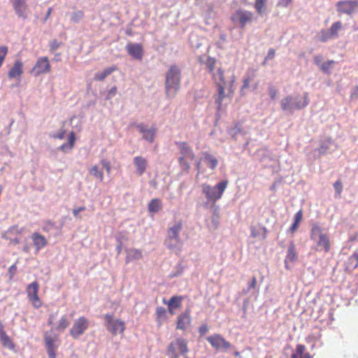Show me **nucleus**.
<instances>
[{
  "mask_svg": "<svg viewBox=\"0 0 358 358\" xmlns=\"http://www.w3.org/2000/svg\"><path fill=\"white\" fill-rule=\"evenodd\" d=\"M310 240L313 242V250L316 252L329 253L331 249L329 235L324 229L317 224H313L310 232Z\"/></svg>",
  "mask_w": 358,
  "mask_h": 358,
  "instance_id": "f257e3e1",
  "label": "nucleus"
},
{
  "mask_svg": "<svg viewBox=\"0 0 358 358\" xmlns=\"http://www.w3.org/2000/svg\"><path fill=\"white\" fill-rule=\"evenodd\" d=\"M181 71L176 65H171L166 73L165 94L168 98L174 97L180 88Z\"/></svg>",
  "mask_w": 358,
  "mask_h": 358,
  "instance_id": "f03ea898",
  "label": "nucleus"
},
{
  "mask_svg": "<svg viewBox=\"0 0 358 358\" xmlns=\"http://www.w3.org/2000/svg\"><path fill=\"white\" fill-rule=\"evenodd\" d=\"M307 94L303 96H287L280 101L281 108L284 111L292 113L294 110H301L308 104Z\"/></svg>",
  "mask_w": 358,
  "mask_h": 358,
  "instance_id": "7ed1b4c3",
  "label": "nucleus"
},
{
  "mask_svg": "<svg viewBox=\"0 0 358 358\" xmlns=\"http://www.w3.org/2000/svg\"><path fill=\"white\" fill-rule=\"evenodd\" d=\"M189 351L187 341L179 337L168 345L166 354L169 358H179L180 355L186 357Z\"/></svg>",
  "mask_w": 358,
  "mask_h": 358,
  "instance_id": "20e7f679",
  "label": "nucleus"
},
{
  "mask_svg": "<svg viewBox=\"0 0 358 358\" xmlns=\"http://www.w3.org/2000/svg\"><path fill=\"white\" fill-rule=\"evenodd\" d=\"M228 183V180H222L214 187H211L208 184H203L201 185L202 192L208 201L215 203L222 198Z\"/></svg>",
  "mask_w": 358,
  "mask_h": 358,
  "instance_id": "39448f33",
  "label": "nucleus"
},
{
  "mask_svg": "<svg viewBox=\"0 0 358 358\" xmlns=\"http://www.w3.org/2000/svg\"><path fill=\"white\" fill-rule=\"evenodd\" d=\"M182 228V221L179 220L172 227H169L167 231V237L166 239V245L173 249L182 243L180 238V232Z\"/></svg>",
  "mask_w": 358,
  "mask_h": 358,
  "instance_id": "423d86ee",
  "label": "nucleus"
},
{
  "mask_svg": "<svg viewBox=\"0 0 358 358\" xmlns=\"http://www.w3.org/2000/svg\"><path fill=\"white\" fill-rule=\"evenodd\" d=\"M254 14L252 12L239 8L236 10L231 16V20L234 24L243 29L245 27L252 22Z\"/></svg>",
  "mask_w": 358,
  "mask_h": 358,
  "instance_id": "0eeeda50",
  "label": "nucleus"
},
{
  "mask_svg": "<svg viewBox=\"0 0 358 358\" xmlns=\"http://www.w3.org/2000/svg\"><path fill=\"white\" fill-rule=\"evenodd\" d=\"M106 327L113 336L117 334H123L125 330V323L120 319L114 318L113 315L106 314L104 315Z\"/></svg>",
  "mask_w": 358,
  "mask_h": 358,
  "instance_id": "6e6552de",
  "label": "nucleus"
},
{
  "mask_svg": "<svg viewBox=\"0 0 358 358\" xmlns=\"http://www.w3.org/2000/svg\"><path fill=\"white\" fill-rule=\"evenodd\" d=\"M39 284L37 281H34L29 284L26 288L27 299L32 306L36 308H40L43 306V302L38 296Z\"/></svg>",
  "mask_w": 358,
  "mask_h": 358,
  "instance_id": "1a4fd4ad",
  "label": "nucleus"
},
{
  "mask_svg": "<svg viewBox=\"0 0 358 358\" xmlns=\"http://www.w3.org/2000/svg\"><path fill=\"white\" fill-rule=\"evenodd\" d=\"M89 326L90 322L87 317L84 316L79 317L74 321L72 327L69 330V334L74 339H78L85 332Z\"/></svg>",
  "mask_w": 358,
  "mask_h": 358,
  "instance_id": "9d476101",
  "label": "nucleus"
},
{
  "mask_svg": "<svg viewBox=\"0 0 358 358\" xmlns=\"http://www.w3.org/2000/svg\"><path fill=\"white\" fill-rule=\"evenodd\" d=\"M206 340L216 350L226 351L231 347V344L219 334H213Z\"/></svg>",
  "mask_w": 358,
  "mask_h": 358,
  "instance_id": "9b49d317",
  "label": "nucleus"
},
{
  "mask_svg": "<svg viewBox=\"0 0 358 358\" xmlns=\"http://www.w3.org/2000/svg\"><path fill=\"white\" fill-rule=\"evenodd\" d=\"M216 63V59L212 57H208L205 62L206 69L211 74L212 79L214 82L222 80V79L224 78V71L221 67H218L215 70Z\"/></svg>",
  "mask_w": 358,
  "mask_h": 358,
  "instance_id": "f8f14e48",
  "label": "nucleus"
},
{
  "mask_svg": "<svg viewBox=\"0 0 358 358\" xmlns=\"http://www.w3.org/2000/svg\"><path fill=\"white\" fill-rule=\"evenodd\" d=\"M215 83L217 87V93H218L217 97L215 99V101L217 106L218 109L220 110L222 108V101H223L224 99L226 97L230 96V95L233 94L234 90H232L231 86H230L228 89V91H229L228 94H227L225 93L226 82H225L224 78H222V80L215 81Z\"/></svg>",
  "mask_w": 358,
  "mask_h": 358,
  "instance_id": "ddd939ff",
  "label": "nucleus"
},
{
  "mask_svg": "<svg viewBox=\"0 0 358 358\" xmlns=\"http://www.w3.org/2000/svg\"><path fill=\"white\" fill-rule=\"evenodd\" d=\"M337 11L339 13L352 15L358 10V0H345L337 2Z\"/></svg>",
  "mask_w": 358,
  "mask_h": 358,
  "instance_id": "4468645a",
  "label": "nucleus"
},
{
  "mask_svg": "<svg viewBox=\"0 0 358 358\" xmlns=\"http://www.w3.org/2000/svg\"><path fill=\"white\" fill-rule=\"evenodd\" d=\"M50 71L51 66L48 57H41L36 61V63L32 68L31 73L35 76H38L41 74L48 73Z\"/></svg>",
  "mask_w": 358,
  "mask_h": 358,
  "instance_id": "2eb2a0df",
  "label": "nucleus"
},
{
  "mask_svg": "<svg viewBox=\"0 0 358 358\" xmlns=\"http://www.w3.org/2000/svg\"><path fill=\"white\" fill-rule=\"evenodd\" d=\"M17 15L23 19H26L29 13V8L26 3V0H10Z\"/></svg>",
  "mask_w": 358,
  "mask_h": 358,
  "instance_id": "dca6fc26",
  "label": "nucleus"
},
{
  "mask_svg": "<svg viewBox=\"0 0 358 358\" xmlns=\"http://www.w3.org/2000/svg\"><path fill=\"white\" fill-rule=\"evenodd\" d=\"M126 50L128 54L133 58L141 60L143 58V46L141 43H129L126 46Z\"/></svg>",
  "mask_w": 358,
  "mask_h": 358,
  "instance_id": "f3484780",
  "label": "nucleus"
},
{
  "mask_svg": "<svg viewBox=\"0 0 358 358\" xmlns=\"http://www.w3.org/2000/svg\"><path fill=\"white\" fill-rule=\"evenodd\" d=\"M190 324V313L189 310H186L185 313L178 315L177 318L176 329L185 331L189 327Z\"/></svg>",
  "mask_w": 358,
  "mask_h": 358,
  "instance_id": "a211bd4d",
  "label": "nucleus"
},
{
  "mask_svg": "<svg viewBox=\"0 0 358 358\" xmlns=\"http://www.w3.org/2000/svg\"><path fill=\"white\" fill-rule=\"evenodd\" d=\"M23 73V63L20 59L15 61L13 66L8 73V77L10 79L17 78L20 80Z\"/></svg>",
  "mask_w": 358,
  "mask_h": 358,
  "instance_id": "6ab92c4d",
  "label": "nucleus"
},
{
  "mask_svg": "<svg viewBox=\"0 0 358 358\" xmlns=\"http://www.w3.org/2000/svg\"><path fill=\"white\" fill-rule=\"evenodd\" d=\"M36 252H38L48 245L45 237L38 232H34L31 236Z\"/></svg>",
  "mask_w": 358,
  "mask_h": 358,
  "instance_id": "aec40b11",
  "label": "nucleus"
},
{
  "mask_svg": "<svg viewBox=\"0 0 358 358\" xmlns=\"http://www.w3.org/2000/svg\"><path fill=\"white\" fill-rule=\"evenodd\" d=\"M136 127L138 131L143 134V139L150 143L153 142L156 133V129L155 127L148 129L143 124H137Z\"/></svg>",
  "mask_w": 358,
  "mask_h": 358,
  "instance_id": "412c9836",
  "label": "nucleus"
},
{
  "mask_svg": "<svg viewBox=\"0 0 358 358\" xmlns=\"http://www.w3.org/2000/svg\"><path fill=\"white\" fill-rule=\"evenodd\" d=\"M177 145L181 154L180 157H187L189 161H192L194 157V153L190 146L186 142H177Z\"/></svg>",
  "mask_w": 358,
  "mask_h": 358,
  "instance_id": "4be33fe9",
  "label": "nucleus"
},
{
  "mask_svg": "<svg viewBox=\"0 0 358 358\" xmlns=\"http://www.w3.org/2000/svg\"><path fill=\"white\" fill-rule=\"evenodd\" d=\"M0 341L3 348H8L10 350H15V343L8 336L6 332L3 330V326L1 324H0Z\"/></svg>",
  "mask_w": 358,
  "mask_h": 358,
  "instance_id": "5701e85b",
  "label": "nucleus"
},
{
  "mask_svg": "<svg viewBox=\"0 0 358 358\" xmlns=\"http://www.w3.org/2000/svg\"><path fill=\"white\" fill-rule=\"evenodd\" d=\"M297 260V253L296 252L294 243H291L288 248L287 253L285 259V266L286 269H289L288 264L289 262H294Z\"/></svg>",
  "mask_w": 358,
  "mask_h": 358,
  "instance_id": "b1692460",
  "label": "nucleus"
},
{
  "mask_svg": "<svg viewBox=\"0 0 358 358\" xmlns=\"http://www.w3.org/2000/svg\"><path fill=\"white\" fill-rule=\"evenodd\" d=\"M134 164L136 168L138 173L141 176L144 173L147 167V160L141 156H137L134 158Z\"/></svg>",
  "mask_w": 358,
  "mask_h": 358,
  "instance_id": "393cba45",
  "label": "nucleus"
},
{
  "mask_svg": "<svg viewBox=\"0 0 358 358\" xmlns=\"http://www.w3.org/2000/svg\"><path fill=\"white\" fill-rule=\"evenodd\" d=\"M267 230L265 227L252 226L251 227V236L253 238H259L264 240L266 238Z\"/></svg>",
  "mask_w": 358,
  "mask_h": 358,
  "instance_id": "a878e982",
  "label": "nucleus"
},
{
  "mask_svg": "<svg viewBox=\"0 0 358 358\" xmlns=\"http://www.w3.org/2000/svg\"><path fill=\"white\" fill-rule=\"evenodd\" d=\"M23 231V228H19L17 225H13L2 234V237L4 239H10V237H17V236L20 235Z\"/></svg>",
  "mask_w": 358,
  "mask_h": 358,
  "instance_id": "bb28decb",
  "label": "nucleus"
},
{
  "mask_svg": "<svg viewBox=\"0 0 358 358\" xmlns=\"http://www.w3.org/2000/svg\"><path fill=\"white\" fill-rule=\"evenodd\" d=\"M306 350L304 345L298 344L296 346V351L292 354L291 358H313L310 353L306 352Z\"/></svg>",
  "mask_w": 358,
  "mask_h": 358,
  "instance_id": "cd10ccee",
  "label": "nucleus"
},
{
  "mask_svg": "<svg viewBox=\"0 0 358 358\" xmlns=\"http://www.w3.org/2000/svg\"><path fill=\"white\" fill-rule=\"evenodd\" d=\"M117 70V68L116 66H112L106 68L103 71L96 73L94 75V79L97 81H103L107 76L116 71Z\"/></svg>",
  "mask_w": 358,
  "mask_h": 358,
  "instance_id": "c85d7f7f",
  "label": "nucleus"
},
{
  "mask_svg": "<svg viewBox=\"0 0 358 358\" xmlns=\"http://www.w3.org/2000/svg\"><path fill=\"white\" fill-rule=\"evenodd\" d=\"M76 136L73 131L70 132L68 136V143H63L59 147V150L63 152H66L73 149L75 145Z\"/></svg>",
  "mask_w": 358,
  "mask_h": 358,
  "instance_id": "c756f323",
  "label": "nucleus"
},
{
  "mask_svg": "<svg viewBox=\"0 0 358 358\" xmlns=\"http://www.w3.org/2000/svg\"><path fill=\"white\" fill-rule=\"evenodd\" d=\"M203 161L206 163L207 166L212 170H214L218 164L217 159L208 152L203 153Z\"/></svg>",
  "mask_w": 358,
  "mask_h": 358,
  "instance_id": "7c9ffc66",
  "label": "nucleus"
},
{
  "mask_svg": "<svg viewBox=\"0 0 358 358\" xmlns=\"http://www.w3.org/2000/svg\"><path fill=\"white\" fill-rule=\"evenodd\" d=\"M70 324L69 320L66 316L63 315L55 327V329L58 331H64Z\"/></svg>",
  "mask_w": 358,
  "mask_h": 358,
  "instance_id": "2f4dec72",
  "label": "nucleus"
},
{
  "mask_svg": "<svg viewBox=\"0 0 358 358\" xmlns=\"http://www.w3.org/2000/svg\"><path fill=\"white\" fill-rule=\"evenodd\" d=\"M182 301V296H172L169 301L166 303L168 306H171L175 309H178L181 307V303Z\"/></svg>",
  "mask_w": 358,
  "mask_h": 358,
  "instance_id": "473e14b6",
  "label": "nucleus"
},
{
  "mask_svg": "<svg viewBox=\"0 0 358 358\" xmlns=\"http://www.w3.org/2000/svg\"><path fill=\"white\" fill-rule=\"evenodd\" d=\"M162 208L161 201L159 199H153L148 204V210L150 213H157Z\"/></svg>",
  "mask_w": 358,
  "mask_h": 358,
  "instance_id": "72a5a7b5",
  "label": "nucleus"
},
{
  "mask_svg": "<svg viewBox=\"0 0 358 358\" xmlns=\"http://www.w3.org/2000/svg\"><path fill=\"white\" fill-rule=\"evenodd\" d=\"M44 341L46 349L57 348L58 345H56L57 338L52 337L45 333L44 335Z\"/></svg>",
  "mask_w": 358,
  "mask_h": 358,
  "instance_id": "f704fd0d",
  "label": "nucleus"
},
{
  "mask_svg": "<svg viewBox=\"0 0 358 358\" xmlns=\"http://www.w3.org/2000/svg\"><path fill=\"white\" fill-rule=\"evenodd\" d=\"M331 145L332 141L330 138L322 141L320 148L317 149L319 154L325 155L327 153Z\"/></svg>",
  "mask_w": 358,
  "mask_h": 358,
  "instance_id": "c9c22d12",
  "label": "nucleus"
},
{
  "mask_svg": "<svg viewBox=\"0 0 358 358\" xmlns=\"http://www.w3.org/2000/svg\"><path fill=\"white\" fill-rule=\"evenodd\" d=\"M142 257L141 251L138 249H130L127 251V261L140 259Z\"/></svg>",
  "mask_w": 358,
  "mask_h": 358,
  "instance_id": "e433bc0d",
  "label": "nucleus"
},
{
  "mask_svg": "<svg viewBox=\"0 0 358 358\" xmlns=\"http://www.w3.org/2000/svg\"><path fill=\"white\" fill-rule=\"evenodd\" d=\"M342 29V23L340 21L333 23L328 30L333 38L338 36V31Z\"/></svg>",
  "mask_w": 358,
  "mask_h": 358,
  "instance_id": "4c0bfd02",
  "label": "nucleus"
},
{
  "mask_svg": "<svg viewBox=\"0 0 358 358\" xmlns=\"http://www.w3.org/2000/svg\"><path fill=\"white\" fill-rule=\"evenodd\" d=\"M90 173L94 178H98L100 182L103 180V173L102 171L99 170L98 166H93L90 170Z\"/></svg>",
  "mask_w": 358,
  "mask_h": 358,
  "instance_id": "58836bf2",
  "label": "nucleus"
},
{
  "mask_svg": "<svg viewBox=\"0 0 358 358\" xmlns=\"http://www.w3.org/2000/svg\"><path fill=\"white\" fill-rule=\"evenodd\" d=\"M266 0H255L254 8L258 14L261 15L266 9Z\"/></svg>",
  "mask_w": 358,
  "mask_h": 358,
  "instance_id": "ea45409f",
  "label": "nucleus"
},
{
  "mask_svg": "<svg viewBox=\"0 0 358 358\" xmlns=\"http://www.w3.org/2000/svg\"><path fill=\"white\" fill-rule=\"evenodd\" d=\"M157 320L161 323L162 320L166 319V310L164 308L159 306L156 309Z\"/></svg>",
  "mask_w": 358,
  "mask_h": 358,
  "instance_id": "a19ab883",
  "label": "nucleus"
},
{
  "mask_svg": "<svg viewBox=\"0 0 358 358\" xmlns=\"http://www.w3.org/2000/svg\"><path fill=\"white\" fill-rule=\"evenodd\" d=\"M188 160H189V159H187V157H180L178 159V162H179L180 166L181 167V169L183 171H185L186 172H188L190 169V164L188 162Z\"/></svg>",
  "mask_w": 358,
  "mask_h": 358,
  "instance_id": "79ce46f5",
  "label": "nucleus"
},
{
  "mask_svg": "<svg viewBox=\"0 0 358 358\" xmlns=\"http://www.w3.org/2000/svg\"><path fill=\"white\" fill-rule=\"evenodd\" d=\"M335 63L334 60H328L320 65V69L325 73H329L333 64Z\"/></svg>",
  "mask_w": 358,
  "mask_h": 358,
  "instance_id": "37998d69",
  "label": "nucleus"
},
{
  "mask_svg": "<svg viewBox=\"0 0 358 358\" xmlns=\"http://www.w3.org/2000/svg\"><path fill=\"white\" fill-rule=\"evenodd\" d=\"M8 48L6 45L0 46V67L2 66L8 54Z\"/></svg>",
  "mask_w": 358,
  "mask_h": 358,
  "instance_id": "c03bdc74",
  "label": "nucleus"
},
{
  "mask_svg": "<svg viewBox=\"0 0 358 358\" xmlns=\"http://www.w3.org/2000/svg\"><path fill=\"white\" fill-rule=\"evenodd\" d=\"M349 262L352 264V267L355 268L358 266V252L353 253L349 258Z\"/></svg>",
  "mask_w": 358,
  "mask_h": 358,
  "instance_id": "a18cd8bd",
  "label": "nucleus"
},
{
  "mask_svg": "<svg viewBox=\"0 0 358 358\" xmlns=\"http://www.w3.org/2000/svg\"><path fill=\"white\" fill-rule=\"evenodd\" d=\"M84 13L82 10L74 12L71 16V20L74 22H78L83 17Z\"/></svg>",
  "mask_w": 358,
  "mask_h": 358,
  "instance_id": "49530a36",
  "label": "nucleus"
},
{
  "mask_svg": "<svg viewBox=\"0 0 358 358\" xmlns=\"http://www.w3.org/2000/svg\"><path fill=\"white\" fill-rule=\"evenodd\" d=\"M334 187L335 189V191L336 192V194L340 196L342 191H343V185H342V182H341V180H337L334 183Z\"/></svg>",
  "mask_w": 358,
  "mask_h": 358,
  "instance_id": "de8ad7c7",
  "label": "nucleus"
},
{
  "mask_svg": "<svg viewBox=\"0 0 358 358\" xmlns=\"http://www.w3.org/2000/svg\"><path fill=\"white\" fill-rule=\"evenodd\" d=\"M268 91V94H269L271 99L274 100L277 96V94H278L277 89L272 85H269Z\"/></svg>",
  "mask_w": 358,
  "mask_h": 358,
  "instance_id": "09e8293b",
  "label": "nucleus"
},
{
  "mask_svg": "<svg viewBox=\"0 0 358 358\" xmlns=\"http://www.w3.org/2000/svg\"><path fill=\"white\" fill-rule=\"evenodd\" d=\"M331 38H333V37L331 36V35H330V33L329 32V31H326V30L321 31V36H320V40L322 42H325Z\"/></svg>",
  "mask_w": 358,
  "mask_h": 358,
  "instance_id": "8fccbe9b",
  "label": "nucleus"
},
{
  "mask_svg": "<svg viewBox=\"0 0 358 358\" xmlns=\"http://www.w3.org/2000/svg\"><path fill=\"white\" fill-rule=\"evenodd\" d=\"M117 88L116 86H114L110 90H108V92H107V94H106V99H112L114 96L116 95L117 94Z\"/></svg>",
  "mask_w": 358,
  "mask_h": 358,
  "instance_id": "3c124183",
  "label": "nucleus"
},
{
  "mask_svg": "<svg viewBox=\"0 0 358 358\" xmlns=\"http://www.w3.org/2000/svg\"><path fill=\"white\" fill-rule=\"evenodd\" d=\"M62 43L58 42L56 40L52 41L50 44V49L51 52H55L57 50L60 46Z\"/></svg>",
  "mask_w": 358,
  "mask_h": 358,
  "instance_id": "603ef678",
  "label": "nucleus"
},
{
  "mask_svg": "<svg viewBox=\"0 0 358 358\" xmlns=\"http://www.w3.org/2000/svg\"><path fill=\"white\" fill-rule=\"evenodd\" d=\"M100 163L102 165L103 168L105 169L107 173L109 174L111 170L110 163L106 159L101 160Z\"/></svg>",
  "mask_w": 358,
  "mask_h": 358,
  "instance_id": "864d4df0",
  "label": "nucleus"
},
{
  "mask_svg": "<svg viewBox=\"0 0 358 358\" xmlns=\"http://www.w3.org/2000/svg\"><path fill=\"white\" fill-rule=\"evenodd\" d=\"M66 134V131L64 129H61L58 134H53L52 136V137L53 138H57V139H59V140H62L64 138V136Z\"/></svg>",
  "mask_w": 358,
  "mask_h": 358,
  "instance_id": "5fc2aeb1",
  "label": "nucleus"
},
{
  "mask_svg": "<svg viewBox=\"0 0 358 358\" xmlns=\"http://www.w3.org/2000/svg\"><path fill=\"white\" fill-rule=\"evenodd\" d=\"M303 217V212L301 210H299L294 215V222L299 224Z\"/></svg>",
  "mask_w": 358,
  "mask_h": 358,
  "instance_id": "6e6d98bb",
  "label": "nucleus"
},
{
  "mask_svg": "<svg viewBox=\"0 0 358 358\" xmlns=\"http://www.w3.org/2000/svg\"><path fill=\"white\" fill-rule=\"evenodd\" d=\"M208 331V327L207 324H202V325L199 328V334H200V335H201V336L205 335Z\"/></svg>",
  "mask_w": 358,
  "mask_h": 358,
  "instance_id": "4d7b16f0",
  "label": "nucleus"
},
{
  "mask_svg": "<svg viewBox=\"0 0 358 358\" xmlns=\"http://www.w3.org/2000/svg\"><path fill=\"white\" fill-rule=\"evenodd\" d=\"M56 350L57 348L47 349L49 358H56Z\"/></svg>",
  "mask_w": 358,
  "mask_h": 358,
  "instance_id": "13d9d810",
  "label": "nucleus"
},
{
  "mask_svg": "<svg viewBox=\"0 0 358 358\" xmlns=\"http://www.w3.org/2000/svg\"><path fill=\"white\" fill-rule=\"evenodd\" d=\"M17 271V266L15 264H13L10 266L8 268V273L10 275V278H13L14 275L15 274V272Z\"/></svg>",
  "mask_w": 358,
  "mask_h": 358,
  "instance_id": "bf43d9fd",
  "label": "nucleus"
},
{
  "mask_svg": "<svg viewBox=\"0 0 358 358\" xmlns=\"http://www.w3.org/2000/svg\"><path fill=\"white\" fill-rule=\"evenodd\" d=\"M86 210V208L85 206H80L79 208H74L73 210V214L75 217H78V214L82 212V211H84Z\"/></svg>",
  "mask_w": 358,
  "mask_h": 358,
  "instance_id": "052dcab7",
  "label": "nucleus"
},
{
  "mask_svg": "<svg viewBox=\"0 0 358 358\" xmlns=\"http://www.w3.org/2000/svg\"><path fill=\"white\" fill-rule=\"evenodd\" d=\"M275 50L273 48L269 49L267 56L266 57V59H272L275 57Z\"/></svg>",
  "mask_w": 358,
  "mask_h": 358,
  "instance_id": "680f3d73",
  "label": "nucleus"
},
{
  "mask_svg": "<svg viewBox=\"0 0 358 358\" xmlns=\"http://www.w3.org/2000/svg\"><path fill=\"white\" fill-rule=\"evenodd\" d=\"M250 81H251V80L249 77L245 78L243 80L242 90L248 88L250 86Z\"/></svg>",
  "mask_w": 358,
  "mask_h": 358,
  "instance_id": "e2e57ef3",
  "label": "nucleus"
},
{
  "mask_svg": "<svg viewBox=\"0 0 358 358\" xmlns=\"http://www.w3.org/2000/svg\"><path fill=\"white\" fill-rule=\"evenodd\" d=\"M292 0H279L278 5L282 7H287Z\"/></svg>",
  "mask_w": 358,
  "mask_h": 358,
  "instance_id": "0e129e2a",
  "label": "nucleus"
},
{
  "mask_svg": "<svg viewBox=\"0 0 358 358\" xmlns=\"http://www.w3.org/2000/svg\"><path fill=\"white\" fill-rule=\"evenodd\" d=\"M257 286V278L256 277H253L249 286H248V288L249 289H255Z\"/></svg>",
  "mask_w": 358,
  "mask_h": 358,
  "instance_id": "69168bd1",
  "label": "nucleus"
},
{
  "mask_svg": "<svg viewBox=\"0 0 358 358\" xmlns=\"http://www.w3.org/2000/svg\"><path fill=\"white\" fill-rule=\"evenodd\" d=\"M8 241H10V244H13V245H17L20 243V239L17 238V237H15V238H10V239H7Z\"/></svg>",
  "mask_w": 358,
  "mask_h": 358,
  "instance_id": "338daca9",
  "label": "nucleus"
},
{
  "mask_svg": "<svg viewBox=\"0 0 358 358\" xmlns=\"http://www.w3.org/2000/svg\"><path fill=\"white\" fill-rule=\"evenodd\" d=\"M55 316L56 315L54 313H52L49 315V318H48V325L53 326V322H54V320L55 319Z\"/></svg>",
  "mask_w": 358,
  "mask_h": 358,
  "instance_id": "774afa93",
  "label": "nucleus"
}]
</instances>
